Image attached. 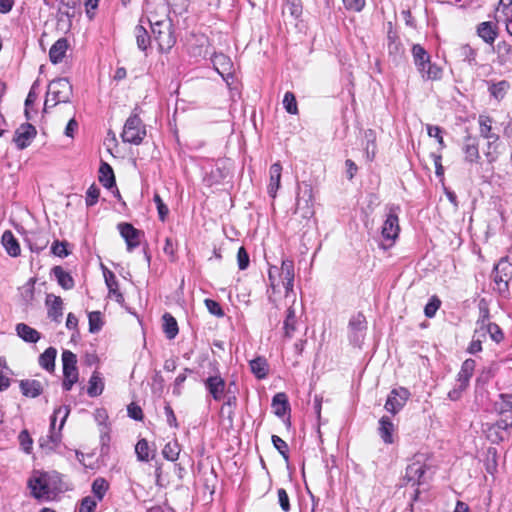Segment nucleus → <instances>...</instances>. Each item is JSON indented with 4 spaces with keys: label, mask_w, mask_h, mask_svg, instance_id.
<instances>
[{
    "label": "nucleus",
    "mask_w": 512,
    "mask_h": 512,
    "mask_svg": "<svg viewBox=\"0 0 512 512\" xmlns=\"http://www.w3.org/2000/svg\"><path fill=\"white\" fill-rule=\"evenodd\" d=\"M31 494L38 500H50L60 491L58 476L49 473H35L28 481Z\"/></svg>",
    "instance_id": "nucleus-1"
},
{
    "label": "nucleus",
    "mask_w": 512,
    "mask_h": 512,
    "mask_svg": "<svg viewBox=\"0 0 512 512\" xmlns=\"http://www.w3.org/2000/svg\"><path fill=\"white\" fill-rule=\"evenodd\" d=\"M155 41L158 43L159 49L163 52L169 51L176 43L173 33V25L170 19H156L155 16H147Z\"/></svg>",
    "instance_id": "nucleus-2"
},
{
    "label": "nucleus",
    "mask_w": 512,
    "mask_h": 512,
    "mask_svg": "<svg viewBox=\"0 0 512 512\" xmlns=\"http://www.w3.org/2000/svg\"><path fill=\"white\" fill-rule=\"evenodd\" d=\"M72 96V85L66 78L53 80L48 85L46 99L44 103V112L55 107L59 103H67Z\"/></svg>",
    "instance_id": "nucleus-3"
},
{
    "label": "nucleus",
    "mask_w": 512,
    "mask_h": 512,
    "mask_svg": "<svg viewBox=\"0 0 512 512\" xmlns=\"http://www.w3.org/2000/svg\"><path fill=\"white\" fill-rule=\"evenodd\" d=\"M412 56L417 70L423 79L438 80L441 78L442 70L436 64L431 63L430 55L420 45L414 44L412 47Z\"/></svg>",
    "instance_id": "nucleus-4"
},
{
    "label": "nucleus",
    "mask_w": 512,
    "mask_h": 512,
    "mask_svg": "<svg viewBox=\"0 0 512 512\" xmlns=\"http://www.w3.org/2000/svg\"><path fill=\"white\" fill-rule=\"evenodd\" d=\"M294 213L305 220L314 215L313 190L309 184L298 186Z\"/></svg>",
    "instance_id": "nucleus-5"
},
{
    "label": "nucleus",
    "mask_w": 512,
    "mask_h": 512,
    "mask_svg": "<svg viewBox=\"0 0 512 512\" xmlns=\"http://www.w3.org/2000/svg\"><path fill=\"white\" fill-rule=\"evenodd\" d=\"M494 289L505 295L509 290V282L512 280V263L507 258H502L493 270Z\"/></svg>",
    "instance_id": "nucleus-6"
},
{
    "label": "nucleus",
    "mask_w": 512,
    "mask_h": 512,
    "mask_svg": "<svg viewBox=\"0 0 512 512\" xmlns=\"http://www.w3.org/2000/svg\"><path fill=\"white\" fill-rule=\"evenodd\" d=\"M146 135L145 127L138 115H131L125 122L122 140L131 144H140Z\"/></svg>",
    "instance_id": "nucleus-7"
},
{
    "label": "nucleus",
    "mask_w": 512,
    "mask_h": 512,
    "mask_svg": "<svg viewBox=\"0 0 512 512\" xmlns=\"http://www.w3.org/2000/svg\"><path fill=\"white\" fill-rule=\"evenodd\" d=\"M70 413V408L68 406H61L57 408L53 416L51 418V425H50V434L48 436L49 442L51 445L49 448H54L57 446L61 441V433L60 430L64 426V423Z\"/></svg>",
    "instance_id": "nucleus-8"
},
{
    "label": "nucleus",
    "mask_w": 512,
    "mask_h": 512,
    "mask_svg": "<svg viewBox=\"0 0 512 512\" xmlns=\"http://www.w3.org/2000/svg\"><path fill=\"white\" fill-rule=\"evenodd\" d=\"M400 231L399 227V221L398 216L394 209H391L390 212L387 214L386 220L382 227V237L384 240L389 241L390 243L388 245L381 244V246L386 249L390 247L395 239L398 237Z\"/></svg>",
    "instance_id": "nucleus-9"
},
{
    "label": "nucleus",
    "mask_w": 512,
    "mask_h": 512,
    "mask_svg": "<svg viewBox=\"0 0 512 512\" xmlns=\"http://www.w3.org/2000/svg\"><path fill=\"white\" fill-rule=\"evenodd\" d=\"M409 396L410 393L405 388L393 389L388 395L385 409L392 414L398 413L404 407Z\"/></svg>",
    "instance_id": "nucleus-10"
},
{
    "label": "nucleus",
    "mask_w": 512,
    "mask_h": 512,
    "mask_svg": "<svg viewBox=\"0 0 512 512\" xmlns=\"http://www.w3.org/2000/svg\"><path fill=\"white\" fill-rule=\"evenodd\" d=\"M501 418L489 428L488 437L492 441H503L505 435L508 434L509 428L512 427V413L499 414Z\"/></svg>",
    "instance_id": "nucleus-11"
},
{
    "label": "nucleus",
    "mask_w": 512,
    "mask_h": 512,
    "mask_svg": "<svg viewBox=\"0 0 512 512\" xmlns=\"http://www.w3.org/2000/svg\"><path fill=\"white\" fill-rule=\"evenodd\" d=\"M36 133V128L33 125L24 123L20 125L19 128L15 131L13 141L16 146L22 150L31 144L32 140L36 136Z\"/></svg>",
    "instance_id": "nucleus-12"
},
{
    "label": "nucleus",
    "mask_w": 512,
    "mask_h": 512,
    "mask_svg": "<svg viewBox=\"0 0 512 512\" xmlns=\"http://www.w3.org/2000/svg\"><path fill=\"white\" fill-rule=\"evenodd\" d=\"M118 230L120 235L124 238L127 244V250L131 252L134 248L139 246L142 232L129 223H119Z\"/></svg>",
    "instance_id": "nucleus-13"
},
{
    "label": "nucleus",
    "mask_w": 512,
    "mask_h": 512,
    "mask_svg": "<svg viewBox=\"0 0 512 512\" xmlns=\"http://www.w3.org/2000/svg\"><path fill=\"white\" fill-rule=\"evenodd\" d=\"M205 388L215 401H220L224 398L226 382L219 376H210L204 381Z\"/></svg>",
    "instance_id": "nucleus-14"
},
{
    "label": "nucleus",
    "mask_w": 512,
    "mask_h": 512,
    "mask_svg": "<svg viewBox=\"0 0 512 512\" xmlns=\"http://www.w3.org/2000/svg\"><path fill=\"white\" fill-rule=\"evenodd\" d=\"M478 122L480 135L488 140V149L490 150L492 145L498 140V135L494 132L492 127V119L488 116L481 115Z\"/></svg>",
    "instance_id": "nucleus-15"
},
{
    "label": "nucleus",
    "mask_w": 512,
    "mask_h": 512,
    "mask_svg": "<svg viewBox=\"0 0 512 512\" xmlns=\"http://www.w3.org/2000/svg\"><path fill=\"white\" fill-rule=\"evenodd\" d=\"M281 282L285 289L286 297L293 291L294 264L291 260H283L281 265Z\"/></svg>",
    "instance_id": "nucleus-16"
},
{
    "label": "nucleus",
    "mask_w": 512,
    "mask_h": 512,
    "mask_svg": "<svg viewBox=\"0 0 512 512\" xmlns=\"http://www.w3.org/2000/svg\"><path fill=\"white\" fill-rule=\"evenodd\" d=\"M424 473L425 464L421 460L416 459L407 466L405 478L408 482H412L413 484H420Z\"/></svg>",
    "instance_id": "nucleus-17"
},
{
    "label": "nucleus",
    "mask_w": 512,
    "mask_h": 512,
    "mask_svg": "<svg viewBox=\"0 0 512 512\" xmlns=\"http://www.w3.org/2000/svg\"><path fill=\"white\" fill-rule=\"evenodd\" d=\"M62 363H63V375H64V377H70L72 379L74 377L78 378V370H77V367H76L77 358H76V355L73 352H71L69 350H65L62 353Z\"/></svg>",
    "instance_id": "nucleus-18"
},
{
    "label": "nucleus",
    "mask_w": 512,
    "mask_h": 512,
    "mask_svg": "<svg viewBox=\"0 0 512 512\" xmlns=\"http://www.w3.org/2000/svg\"><path fill=\"white\" fill-rule=\"evenodd\" d=\"M475 367L476 363L473 359H467L463 362L457 377V383H459V387L461 389H466L468 387Z\"/></svg>",
    "instance_id": "nucleus-19"
},
{
    "label": "nucleus",
    "mask_w": 512,
    "mask_h": 512,
    "mask_svg": "<svg viewBox=\"0 0 512 512\" xmlns=\"http://www.w3.org/2000/svg\"><path fill=\"white\" fill-rule=\"evenodd\" d=\"M281 172L282 166L279 162L271 165L269 170L270 181L267 187V191L272 198L276 197L277 191L280 188Z\"/></svg>",
    "instance_id": "nucleus-20"
},
{
    "label": "nucleus",
    "mask_w": 512,
    "mask_h": 512,
    "mask_svg": "<svg viewBox=\"0 0 512 512\" xmlns=\"http://www.w3.org/2000/svg\"><path fill=\"white\" fill-rule=\"evenodd\" d=\"M45 304L49 317L57 319L63 315V301L59 296L47 294Z\"/></svg>",
    "instance_id": "nucleus-21"
},
{
    "label": "nucleus",
    "mask_w": 512,
    "mask_h": 512,
    "mask_svg": "<svg viewBox=\"0 0 512 512\" xmlns=\"http://www.w3.org/2000/svg\"><path fill=\"white\" fill-rule=\"evenodd\" d=\"M395 427L392 423L391 419L388 416H383L379 420V427H378V433L381 437V439L386 444H392L393 443V433H394Z\"/></svg>",
    "instance_id": "nucleus-22"
},
{
    "label": "nucleus",
    "mask_w": 512,
    "mask_h": 512,
    "mask_svg": "<svg viewBox=\"0 0 512 512\" xmlns=\"http://www.w3.org/2000/svg\"><path fill=\"white\" fill-rule=\"evenodd\" d=\"M68 49V41L65 38L58 39L50 48L49 58L53 64L60 63Z\"/></svg>",
    "instance_id": "nucleus-23"
},
{
    "label": "nucleus",
    "mask_w": 512,
    "mask_h": 512,
    "mask_svg": "<svg viewBox=\"0 0 512 512\" xmlns=\"http://www.w3.org/2000/svg\"><path fill=\"white\" fill-rule=\"evenodd\" d=\"M20 389L23 395L35 398L43 392V385L40 381L34 379L21 380Z\"/></svg>",
    "instance_id": "nucleus-24"
},
{
    "label": "nucleus",
    "mask_w": 512,
    "mask_h": 512,
    "mask_svg": "<svg viewBox=\"0 0 512 512\" xmlns=\"http://www.w3.org/2000/svg\"><path fill=\"white\" fill-rule=\"evenodd\" d=\"M494 408L498 414L512 413V389L499 395Z\"/></svg>",
    "instance_id": "nucleus-25"
},
{
    "label": "nucleus",
    "mask_w": 512,
    "mask_h": 512,
    "mask_svg": "<svg viewBox=\"0 0 512 512\" xmlns=\"http://www.w3.org/2000/svg\"><path fill=\"white\" fill-rule=\"evenodd\" d=\"M2 244L10 256L17 257L20 255L21 250L19 243L11 231H5L3 233Z\"/></svg>",
    "instance_id": "nucleus-26"
},
{
    "label": "nucleus",
    "mask_w": 512,
    "mask_h": 512,
    "mask_svg": "<svg viewBox=\"0 0 512 512\" xmlns=\"http://www.w3.org/2000/svg\"><path fill=\"white\" fill-rule=\"evenodd\" d=\"M272 408L275 415L283 417L289 410V402L285 393H277L272 399Z\"/></svg>",
    "instance_id": "nucleus-27"
},
{
    "label": "nucleus",
    "mask_w": 512,
    "mask_h": 512,
    "mask_svg": "<svg viewBox=\"0 0 512 512\" xmlns=\"http://www.w3.org/2000/svg\"><path fill=\"white\" fill-rule=\"evenodd\" d=\"M510 89V84L506 80H501L498 82L489 83L488 91L491 96L495 98L497 101H501Z\"/></svg>",
    "instance_id": "nucleus-28"
},
{
    "label": "nucleus",
    "mask_w": 512,
    "mask_h": 512,
    "mask_svg": "<svg viewBox=\"0 0 512 512\" xmlns=\"http://www.w3.org/2000/svg\"><path fill=\"white\" fill-rule=\"evenodd\" d=\"M99 181L106 188H112L115 185L114 172L112 167L106 162H101L99 168Z\"/></svg>",
    "instance_id": "nucleus-29"
},
{
    "label": "nucleus",
    "mask_w": 512,
    "mask_h": 512,
    "mask_svg": "<svg viewBox=\"0 0 512 512\" xmlns=\"http://www.w3.org/2000/svg\"><path fill=\"white\" fill-rule=\"evenodd\" d=\"M282 14L290 16L292 19H298L302 14L301 0H285L282 7Z\"/></svg>",
    "instance_id": "nucleus-30"
},
{
    "label": "nucleus",
    "mask_w": 512,
    "mask_h": 512,
    "mask_svg": "<svg viewBox=\"0 0 512 512\" xmlns=\"http://www.w3.org/2000/svg\"><path fill=\"white\" fill-rule=\"evenodd\" d=\"M144 19H140V23L135 27L134 33L136 37V43L140 50L144 51L150 45V36L148 35L147 30L142 25Z\"/></svg>",
    "instance_id": "nucleus-31"
},
{
    "label": "nucleus",
    "mask_w": 512,
    "mask_h": 512,
    "mask_svg": "<svg viewBox=\"0 0 512 512\" xmlns=\"http://www.w3.org/2000/svg\"><path fill=\"white\" fill-rule=\"evenodd\" d=\"M52 272H53L58 284L62 288L66 289V290L73 288V286H74L73 278L61 266H55L52 269Z\"/></svg>",
    "instance_id": "nucleus-32"
},
{
    "label": "nucleus",
    "mask_w": 512,
    "mask_h": 512,
    "mask_svg": "<svg viewBox=\"0 0 512 512\" xmlns=\"http://www.w3.org/2000/svg\"><path fill=\"white\" fill-rule=\"evenodd\" d=\"M16 331L18 336L26 342H37L40 338L38 331L24 323H19L16 327Z\"/></svg>",
    "instance_id": "nucleus-33"
},
{
    "label": "nucleus",
    "mask_w": 512,
    "mask_h": 512,
    "mask_svg": "<svg viewBox=\"0 0 512 512\" xmlns=\"http://www.w3.org/2000/svg\"><path fill=\"white\" fill-rule=\"evenodd\" d=\"M57 351L53 347L47 348L39 357V364L47 371H53L55 367V358Z\"/></svg>",
    "instance_id": "nucleus-34"
},
{
    "label": "nucleus",
    "mask_w": 512,
    "mask_h": 512,
    "mask_svg": "<svg viewBox=\"0 0 512 512\" xmlns=\"http://www.w3.org/2000/svg\"><path fill=\"white\" fill-rule=\"evenodd\" d=\"M251 371L259 379L265 378L268 373L267 361L262 357H257L250 361Z\"/></svg>",
    "instance_id": "nucleus-35"
},
{
    "label": "nucleus",
    "mask_w": 512,
    "mask_h": 512,
    "mask_svg": "<svg viewBox=\"0 0 512 512\" xmlns=\"http://www.w3.org/2000/svg\"><path fill=\"white\" fill-rule=\"evenodd\" d=\"M477 33L486 43H493L496 38V31L491 22H482Z\"/></svg>",
    "instance_id": "nucleus-36"
},
{
    "label": "nucleus",
    "mask_w": 512,
    "mask_h": 512,
    "mask_svg": "<svg viewBox=\"0 0 512 512\" xmlns=\"http://www.w3.org/2000/svg\"><path fill=\"white\" fill-rule=\"evenodd\" d=\"M103 389L104 383L102 378L97 373H94L89 380V386L87 389L88 395L96 397L103 392Z\"/></svg>",
    "instance_id": "nucleus-37"
},
{
    "label": "nucleus",
    "mask_w": 512,
    "mask_h": 512,
    "mask_svg": "<svg viewBox=\"0 0 512 512\" xmlns=\"http://www.w3.org/2000/svg\"><path fill=\"white\" fill-rule=\"evenodd\" d=\"M463 151L465 154L466 161L473 163L479 159L478 147L475 144V142L472 141L471 138H467V140L463 146Z\"/></svg>",
    "instance_id": "nucleus-38"
},
{
    "label": "nucleus",
    "mask_w": 512,
    "mask_h": 512,
    "mask_svg": "<svg viewBox=\"0 0 512 512\" xmlns=\"http://www.w3.org/2000/svg\"><path fill=\"white\" fill-rule=\"evenodd\" d=\"M366 140L365 151L367 158L373 160L376 155V135L373 130H367L364 134Z\"/></svg>",
    "instance_id": "nucleus-39"
},
{
    "label": "nucleus",
    "mask_w": 512,
    "mask_h": 512,
    "mask_svg": "<svg viewBox=\"0 0 512 512\" xmlns=\"http://www.w3.org/2000/svg\"><path fill=\"white\" fill-rule=\"evenodd\" d=\"M180 445L177 441L168 442L162 451L163 457L169 461H176L180 454Z\"/></svg>",
    "instance_id": "nucleus-40"
},
{
    "label": "nucleus",
    "mask_w": 512,
    "mask_h": 512,
    "mask_svg": "<svg viewBox=\"0 0 512 512\" xmlns=\"http://www.w3.org/2000/svg\"><path fill=\"white\" fill-rule=\"evenodd\" d=\"M109 484L104 478H96L92 484V492L97 498V501H101L108 490Z\"/></svg>",
    "instance_id": "nucleus-41"
},
{
    "label": "nucleus",
    "mask_w": 512,
    "mask_h": 512,
    "mask_svg": "<svg viewBox=\"0 0 512 512\" xmlns=\"http://www.w3.org/2000/svg\"><path fill=\"white\" fill-rule=\"evenodd\" d=\"M388 51L391 55H400L403 52L402 45L398 40V37L393 33H388Z\"/></svg>",
    "instance_id": "nucleus-42"
},
{
    "label": "nucleus",
    "mask_w": 512,
    "mask_h": 512,
    "mask_svg": "<svg viewBox=\"0 0 512 512\" xmlns=\"http://www.w3.org/2000/svg\"><path fill=\"white\" fill-rule=\"evenodd\" d=\"M135 452L140 461H148L150 459L149 445L145 439H141L137 442Z\"/></svg>",
    "instance_id": "nucleus-43"
},
{
    "label": "nucleus",
    "mask_w": 512,
    "mask_h": 512,
    "mask_svg": "<svg viewBox=\"0 0 512 512\" xmlns=\"http://www.w3.org/2000/svg\"><path fill=\"white\" fill-rule=\"evenodd\" d=\"M283 105L286 111L290 114H297L298 113V107L295 95L288 91L285 93L283 98Z\"/></svg>",
    "instance_id": "nucleus-44"
},
{
    "label": "nucleus",
    "mask_w": 512,
    "mask_h": 512,
    "mask_svg": "<svg viewBox=\"0 0 512 512\" xmlns=\"http://www.w3.org/2000/svg\"><path fill=\"white\" fill-rule=\"evenodd\" d=\"M104 276L109 292L116 295L117 299L121 298L122 295L118 292V283L115 275L112 272L108 271L107 273H104Z\"/></svg>",
    "instance_id": "nucleus-45"
},
{
    "label": "nucleus",
    "mask_w": 512,
    "mask_h": 512,
    "mask_svg": "<svg viewBox=\"0 0 512 512\" xmlns=\"http://www.w3.org/2000/svg\"><path fill=\"white\" fill-rule=\"evenodd\" d=\"M441 305V301L438 297L436 296H433L431 297V299L429 300V302L426 304L425 308H424V313L426 315V317L428 318H432L436 311L439 309Z\"/></svg>",
    "instance_id": "nucleus-46"
},
{
    "label": "nucleus",
    "mask_w": 512,
    "mask_h": 512,
    "mask_svg": "<svg viewBox=\"0 0 512 512\" xmlns=\"http://www.w3.org/2000/svg\"><path fill=\"white\" fill-rule=\"evenodd\" d=\"M272 443L274 447L279 451V453L283 456V458L287 461L289 458L287 443L277 435L272 436Z\"/></svg>",
    "instance_id": "nucleus-47"
},
{
    "label": "nucleus",
    "mask_w": 512,
    "mask_h": 512,
    "mask_svg": "<svg viewBox=\"0 0 512 512\" xmlns=\"http://www.w3.org/2000/svg\"><path fill=\"white\" fill-rule=\"evenodd\" d=\"M486 331L488 332L489 337L495 342H500L503 339V333L501 329L494 322H489L486 325Z\"/></svg>",
    "instance_id": "nucleus-48"
},
{
    "label": "nucleus",
    "mask_w": 512,
    "mask_h": 512,
    "mask_svg": "<svg viewBox=\"0 0 512 512\" xmlns=\"http://www.w3.org/2000/svg\"><path fill=\"white\" fill-rule=\"evenodd\" d=\"M98 501L91 496H86L81 500L78 512H94Z\"/></svg>",
    "instance_id": "nucleus-49"
},
{
    "label": "nucleus",
    "mask_w": 512,
    "mask_h": 512,
    "mask_svg": "<svg viewBox=\"0 0 512 512\" xmlns=\"http://www.w3.org/2000/svg\"><path fill=\"white\" fill-rule=\"evenodd\" d=\"M278 278L281 279V268H278L276 266L271 267L268 272V279L270 282V287L274 292L279 286Z\"/></svg>",
    "instance_id": "nucleus-50"
},
{
    "label": "nucleus",
    "mask_w": 512,
    "mask_h": 512,
    "mask_svg": "<svg viewBox=\"0 0 512 512\" xmlns=\"http://www.w3.org/2000/svg\"><path fill=\"white\" fill-rule=\"evenodd\" d=\"M205 303V306L207 308V310L210 312V314L212 316H215V317H223L224 313H223V310L220 306V304L212 299H206L204 301Z\"/></svg>",
    "instance_id": "nucleus-51"
},
{
    "label": "nucleus",
    "mask_w": 512,
    "mask_h": 512,
    "mask_svg": "<svg viewBox=\"0 0 512 512\" xmlns=\"http://www.w3.org/2000/svg\"><path fill=\"white\" fill-rule=\"evenodd\" d=\"M154 202L156 203L159 219L164 221L169 213L168 207L164 204L159 194H155L153 197Z\"/></svg>",
    "instance_id": "nucleus-52"
},
{
    "label": "nucleus",
    "mask_w": 512,
    "mask_h": 512,
    "mask_svg": "<svg viewBox=\"0 0 512 512\" xmlns=\"http://www.w3.org/2000/svg\"><path fill=\"white\" fill-rule=\"evenodd\" d=\"M249 255L246 249L241 246L237 253V263L240 270H245L249 266Z\"/></svg>",
    "instance_id": "nucleus-53"
},
{
    "label": "nucleus",
    "mask_w": 512,
    "mask_h": 512,
    "mask_svg": "<svg viewBox=\"0 0 512 512\" xmlns=\"http://www.w3.org/2000/svg\"><path fill=\"white\" fill-rule=\"evenodd\" d=\"M427 133L430 137H433L437 140L441 148L445 146L442 136V129L439 126L427 125Z\"/></svg>",
    "instance_id": "nucleus-54"
},
{
    "label": "nucleus",
    "mask_w": 512,
    "mask_h": 512,
    "mask_svg": "<svg viewBox=\"0 0 512 512\" xmlns=\"http://www.w3.org/2000/svg\"><path fill=\"white\" fill-rule=\"evenodd\" d=\"M174 13L182 14L188 8V0H167Z\"/></svg>",
    "instance_id": "nucleus-55"
},
{
    "label": "nucleus",
    "mask_w": 512,
    "mask_h": 512,
    "mask_svg": "<svg viewBox=\"0 0 512 512\" xmlns=\"http://www.w3.org/2000/svg\"><path fill=\"white\" fill-rule=\"evenodd\" d=\"M178 322H164L163 331L168 339H173L179 332Z\"/></svg>",
    "instance_id": "nucleus-56"
},
{
    "label": "nucleus",
    "mask_w": 512,
    "mask_h": 512,
    "mask_svg": "<svg viewBox=\"0 0 512 512\" xmlns=\"http://www.w3.org/2000/svg\"><path fill=\"white\" fill-rule=\"evenodd\" d=\"M66 246H67L66 242L55 241L52 244L51 251L54 255H56L58 257H66L69 254Z\"/></svg>",
    "instance_id": "nucleus-57"
},
{
    "label": "nucleus",
    "mask_w": 512,
    "mask_h": 512,
    "mask_svg": "<svg viewBox=\"0 0 512 512\" xmlns=\"http://www.w3.org/2000/svg\"><path fill=\"white\" fill-rule=\"evenodd\" d=\"M100 191L99 189L92 185L89 187L86 193V204L87 206H93L96 204L98 198H99Z\"/></svg>",
    "instance_id": "nucleus-58"
},
{
    "label": "nucleus",
    "mask_w": 512,
    "mask_h": 512,
    "mask_svg": "<svg viewBox=\"0 0 512 512\" xmlns=\"http://www.w3.org/2000/svg\"><path fill=\"white\" fill-rule=\"evenodd\" d=\"M278 494V501L281 509L284 512H288L290 510V503H289V497L285 489L280 488L277 491Z\"/></svg>",
    "instance_id": "nucleus-59"
},
{
    "label": "nucleus",
    "mask_w": 512,
    "mask_h": 512,
    "mask_svg": "<svg viewBox=\"0 0 512 512\" xmlns=\"http://www.w3.org/2000/svg\"><path fill=\"white\" fill-rule=\"evenodd\" d=\"M346 9L356 12L361 11L365 6V0H342Z\"/></svg>",
    "instance_id": "nucleus-60"
},
{
    "label": "nucleus",
    "mask_w": 512,
    "mask_h": 512,
    "mask_svg": "<svg viewBox=\"0 0 512 512\" xmlns=\"http://www.w3.org/2000/svg\"><path fill=\"white\" fill-rule=\"evenodd\" d=\"M460 56L471 63L475 59V51L469 45H463L459 49Z\"/></svg>",
    "instance_id": "nucleus-61"
},
{
    "label": "nucleus",
    "mask_w": 512,
    "mask_h": 512,
    "mask_svg": "<svg viewBox=\"0 0 512 512\" xmlns=\"http://www.w3.org/2000/svg\"><path fill=\"white\" fill-rule=\"evenodd\" d=\"M128 415L134 420H141L143 417L142 410L139 406L130 404L127 408Z\"/></svg>",
    "instance_id": "nucleus-62"
},
{
    "label": "nucleus",
    "mask_w": 512,
    "mask_h": 512,
    "mask_svg": "<svg viewBox=\"0 0 512 512\" xmlns=\"http://www.w3.org/2000/svg\"><path fill=\"white\" fill-rule=\"evenodd\" d=\"M164 411H165L167 423L171 427H177L176 416H175L172 408L170 406H165Z\"/></svg>",
    "instance_id": "nucleus-63"
},
{
    "label": "nucleus",
    "mask_w": 512,
    "mask_h": 512,
    "mask_svg": "<svg viewBox=\"0 0 512 512\" xmlns=\"http://www.w3.org/2000/svg\"><path fill=\"white\" fill-rule=\"evenodd\" d=\"M345 166L347 177L348 179L351 180L358 170L357 165L352 160L347 159L345 162Z\"/></svg>",
    "instance_id": "nucleus-64"
}]
</instances>
